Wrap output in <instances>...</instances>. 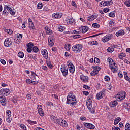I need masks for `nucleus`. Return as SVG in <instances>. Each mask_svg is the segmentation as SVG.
I'll return each mask as SVG.
<instances>
[{
    "mask_svg": "<svg viewBox=\"0 0 130 130\" xmlns=\"http://www.w3.org/2000/svg\"><path fill=\"white\" fill-rule=\"evenodd\" d=\"M78 103V100L76 99V95L73 92H70L67 97L66 104H69L71 107L76 106Z\"/></svg>",
    "mask_w": 130,
    "mask_h": 130,
    "instance_id": "obj_1",
    "label": "nucleus"
},
{
    "mask_svg": "<svg viewBox=\"0 0 130 130\" xmlns=\"http://www.w3.org/2000/svg\"><path fill=\"white\" fill-rule=\"evenodd\" d=\"M9 12L11 15L12 16H14L16 14V10L15 9H12V8L5 5L4 6V10L3 11L2 15L4 16H8V14H9Z\"/></svg>",
    "mask_w": 130,
    "mask_h": 130,
    "instance_id": "obj_2",
    "label": "nucleus"
},
{
    "mask_svg": "<svg viewBox=\"0 0 130 130\" xmlns=\"http://www.w3.org/2000/svg\"><path fill=\"white\" fill-rule=\"evenodd\" d=\"M55 122L56 123V124H58V125H60V126H62V127H67L68 126V123L67 121L61 118L57 119L55 121Z\"/></svg>",
    "mask_w": 130,
    "mask_h": 130,
    "instance_id": "obj_3",
    "label": "nucleus"
},
{
    "mask_svg": "<svg viewBox=\"0 0 130 130\" xmlns=\"http://www.w3.org/2000/svg\"><path fill=\"white\" fill-rule=\"evenodd\" d=\"M125 97H126V93L122 91L121 93H118V94L116 95L115 98H116L117 101H121L122 100L125 99Z\"/></svg>",
    "mask_w": 130,
    "mask_h": 130,
    "instance_id": "obj_4",
    "label": "nucleus"
},
{
    "mask_svg": "<svg viewBox=\"0 0 130 130\" xmlns=\"http://www.w3.org/2000/svg\"><path fill=\"white\" fill-rule=\"evenodd\" d=\"M72 49L74 52L79 53L80 52L82 49H83V46L81 44H77L72 47Z\"/></svg>",
    "mask_w": 130,
    "mask_h": 130,
    "instance_id": "obj_5",
    "label": "nucleus"
},
{
    "mask_svg": "<svg viewBox=\"0 0 130 130\" xmlns=\"http://www.w3.org/2000/svg\"><path fill=\"white\" fill-rule=\"evenodd\" d=\"M61 72L64 77H67L69 74V69L66 65L61 66Z\"/></svg>",
    "mask_w": 130,
    "mask_h": 130,
    "instance_id": "obj_6",
    "label": "nucleus"
},
{
    "mask_svg": "<svg viewBox=\"0 0 130 130\" xmlns=\"http://www.w3.org/2000/svg\"><path fill=\"white\" fill-rule=\"evenodd\" d=\"M11 94V90L9 89H1L0 90V94L2 96H9Z\"/></svg>",
    "mask_w": 130,
    "mask_h": 130,
    "instance_id": "obj_7",
    "label": "nucleus"
},
{
    "mask_svg": "<svg viewBox=\"0 0 130 130\" xmlns=\"http://www.w3.org/2000/svg\"><path fill=\"white\" fill-rule=\"evenodd\" d=\"M110 68L113 73H115L117 72L118 69H117V66H116V64L114 62H111L110 64Z\"/></svg>",
    "mask_w": 130,
    "mask_h": 130,
    "instance_id": "obj_8",
    "label": "nucleus"
},
{
    "mask_svg": "<svg viewBox=\"0 0 130 130\" xmlns=\"http://www.w3.org/2000/svg\"><path fill=\"white\" fill-rule=\"evenodd\" d=\"M54 37L53 36H50L48 38V45L51 47L54 45Z\"/></svg>",
    "mask_w": 130,
    "mask_h": 130,
    "instance_id": "obj_9",
    "label": "nucleus"
},
{
    "mask_svg": "<svg viewBox=\"0 0 130 130\" xmlns=\"http://www.w3.org/2000/svg\"><path fill=\"white\" fill-rule=\"evenodd\" d=\"M12 44H13V42L11 41V39L7 38L4 41V46L5 47H10Z\"/></svg>",
    "mask_w": 130,
    "mask_h": 130,
    "instance_id": "obj_10",
    "label": "nucleus"
},
{
    "mask_svg": "<svg viewBox=\"0 0 130 130\" xmlns=\"http://www.w3.org/2000/svg\"><path fill=\"white\" fill-rule=\"evenodd\" d=\"M0 102L3 106H6L7 105V99H6V97L5 95H2V94H0Z\"/></svg>",
    "mask_w": 130,
    "mask_h": 130,
    "instance_id": "obj_11",
    "label": "nucleus"
},
{
    "mask_svg": "<svg viewBox=\"0 0 130 130\" xmlns=\"http://www.w3.org/2000/svg\"><path fill=\"white\" fill-rule=\"evenodd\" d=\"M67 66L68 68H70L69 71L70 73H71V74H74L75 73V66L73 65V63H72V62H68Z\"/></svg>",
    "mask_w": 130,
    "mask_h": 130,
    "instance_id": "obj_12",
    "label": "nucleus"
},
{
    "mask_svg": "<svg viewBox=\"0 0 130 130\" xmlns=\"http://www.w3.org/2000/svg\"><path fill=\"white\" fill-rule=\"evenodd\" d=\"M112 37H113V36L112 34L105 36L102 38V41L103 42H107V41H109Z\"/></svg>",
    "mask_w": 130,
    "mask_h": 130,
    "instance_id": "obj_13",
    "label": "nucleus"
},
{
    "mask_svg": "<svg viewBox=\"0 0 130 130\" xmlns=\"http://www.w3.org/2000/svg\"><path fill=\"white\" fill-rule=\"evenodd\" d=\"M83 125L87 128H89V129H95V126L90 123H83Z\"/></svg>",
    "mask_w": 130,
    "mask_h": 130,
    "instance_id": "obj_14",
    "label": "nucleus"
},
{
    "mask_svg": "<svg viewBox=\"0 0 130 130\" xmlns=\"http://www.w3.org/2000/svg\"><path fill=\"white\" fill-rule=\"evenodd\" d=\"M52 17L54 19H60L62 17V13L59 12L54 13L52 14Z\"/></svg>",
    "mask_w": 130,
    "mask_h": 130,
    "instance_id": "obj_15",
    "label": "nucleus"
},
{
    "mask_svg": "<svg viewBox=\"0 0 130 130\" xmlns=\"http://www.w3.org/2000/svg\"><path fill=\"white\" fill-rule=\"evenodd\" d=\"M113 2L112 0H109V1H102L100 3L101 6L105 7L106 6H108V5H112Z\"/></svg>",
    "mask_w": 130,
    "mask_h": 130,
    "instance_id": "obj_16",
    "label": "nucleus"
},
{
    "mask_svg": "<svg viewBox=\"0 0 130 130\" xmlns=\"http://www.w3.org/2000/svg\"><path fill=\"white\" fill-rule=\"evenodd\" d=\"M42 107V106L41 105H38V113L40 115V116H44V112H43Z\"/></svg>",
    "mask_w": 130,
    "mask_h": 130,
    "instance_id": "obj_17",
    "label": "nucleus"
},
{
    "mask_svg": "<svg viewBox=\"0 0 130 130\" xmlns=\"http://www.w3.org/2000/svg\"><path fill=\"white\" fill-rule=\"evenodd\" d=\"M41 52L43 57H44L45 59H47L48 58V53L47 52V50H46V49H42Z\"/></svg>",
    "mask_w": 130,
    "mask_h": 130,
    "instance_id": "obj_18",
    "label": "nucleus"
},
{
    "mask_svg": "<svg viewBox=\"0 0 130 130\" xmlns=\"http://www.w3.org/2000/svg\"><path fill=\"white\" fill-rule=\"evenodd\" d=\"M78 30L81 31L82 33H86L89 30V27L88 26H83L82 27H80Z\"/></svg>",
    "mask_w": 130,
    "mask_h": 130,
    "instance_id": "obj_19",
    "label": "nucleus"
},
{
    "mask_svg": "<svg viewBox=\"0 0 130 130\" xmlns=\"http://www.w3.org/2000/svg\"><path fill=\"white\" fill-rule=\"evenodd\" d=\"M80 79L82 82H84V83H88L89 77H88V76H85L84 75H82L80 76Z\"/></svg>",
    "mask_w": 130,
    "mask_h": 130,
    "instance_id": "obj_20",
    "label": "nucleus"
},
{
    "mask_svg": "<svg viewBox=\"0 0 130 130\" xmlns=\"http://www.w3.org/2000/svg\"><path fill=\"white\" fill-rule=\"evenodd\" d=\"M92 68L93 69L92 72H93V73H95L96 75L97 74H98V73H99V71L101 70V68H100V67L99 66L92 67Z\"/></svg>",
    "mask_w": 130,
    "mask_h": 130,
    "instance_id": "obj_21",
    "label": "nucleus"
},
{
    "mask_svg": "<svg viewBox=\"0 0 130 130\" xmlns=\"http://www.w3.org/2000/svg\"><path fill=\"white\" fill-rule=\"evenodd\" d=\"M47 59L46 63L48 67L50 68V69H52V68H53V66H52V65L51 64V62H50V58H48V59Z\"/></svg>",
    "mask_w": 130,
    "mask_h": 130,
    "instance_id": "obj_22",
    "label": "nucleus"
},
{
    "mask_svg": "<svg viewBox=\"0 0 130 130\" xmlns=\"http://www.w3.org/2000/svg\"><path fill=\"white\" fill-rule=\"evenodd\" d=\"M122 35H124V30H120L116 33V36H117V37Z\"/></svg>",
    "mask_w": 130,
    "mask_h": 130,
    "instance_id": "obj_23",
    "label": "nucleus"
},
{
    "mask_svg": "<svg viewBox=\"0 0 130 130\" xmlns=\"http://www.w3.org/2000/svg\"><path fill=\"white\" fill-rule=\"evenodd\" d=\"M117 104H118L117 101H114L113 102H111L110 103V107H115L116 105H117Z\"/></svg>",
    "mask_w": 130,
    "mask_h": 130,
    "instance_id": "obj_24",
    "label": "nucleus"
},
{
    "mask_svg": "<svg viewBox=\"0 0 130 130\" xmlns=\"http://www.w3.org/2000/svg\"><path fill=\"white\" fill-rule=\"evenodd\" d=\"M67 20V23H69V24H71V25H74V24H75V20L73 18H69Z\"/></svg>",
    "mask_w": 130,
    "mask_h": 130,
    "instance_id": "obj_25",
    "label": "nucleus"
},
{
    "mask_svg": "<svg viewBox=\"0 0 130 130\" xmlns=\"http://www.w3.org/2000/svg\"><path fill=\"white\" fill-rule=\"evenodd\" d=\"M103 96H104V95L102 94V92H100L96 95L97 99H98V100H100V99L103 98Z\"/></svg>",
    "mask_w": 130,
    "mask_h": 130,
    "instance_id": "obj_26",
    "label": "nucleus"
},
{
    "mask_svg": "<svg viewBox=\"0 0 130 130\" xmlns=\"http://www.w3.org/2000/svg\"><path fill=\"white\" fill-rule=\"evenodd\" d=\"M120 120H121V119L120 118V117H117L115 119V120H114V124L115 125H116V124H118V122H119V121H120Z\"/></svg>",
    "mask_w": 130,
    "mask_h": 130,
    "instance_id": "obj_27",
    "label": "nucleus"
},
{
    "mask_svg": "<svg viewBox=\"0 0 130 130\" xmlns=\"http://www.w3.org/2000/svg\"><path fill=\"white\" fill-rule=\"evenodd\" d=\"M65 29L66 28L64 26H60L58 27V31H59V32H63Z\"/></svg>",
    "mask_w": 130,
    "mask_h": 130,
    "instance_id": "obj_28",
    "label": "nucleus"
},
{
    "mask_svg": "<svg viewBox=\"0 0 130 130\" xmlns=\"http://www.w3.org/2000/svg\"><path fill=\"white\" fill-rule=\"evenodd\" d=\"M6 121H7V122H11V121H12V116L10 115V116H6Z\"/></svg>",
    "mask_w": 130,
    "mask_h": 130,
    "instance_id": "obj_29",
    "label": "nucleus"
},
{
    "mask_svg": "<svg viewBox=\"0 0 130 130\" xmlns=\"http://www.w3.org/2000/svg\"><path fill=\"white\" fill-rule=\"evenodd\" d=\"M86 105H87V108L88 109H90V108H92V103H91V102H90V101L87 102H86Z\"/></svg>",
    "mask_w": 130,
    "mask_h": 130,
    "instance_id": "obj_30",
    "label": "nucleus"
},
{
    "mask_svg": "<svg viewBox=\"0 0 130 130\" xmlns=\"http://www.w3.org/2000/svg\"><path fill=\"white\" fill-rule=\"evenodd\" d=\"M27 122H28L29 124H31V125H33V124H37V122L30 120H27Z\"/></svg>",
    "mask_w": 130,
    "mask_h": 130,
    "instance_id": "obj_31",
    "label": "nucleus"
},
{
    "mask_svg": "<svg viewBox=\"0 0 130 130\" xmlns=\"http://www.w3.org/2000/svg\"><path fill=\"white\" fill-rule=\"evenodd\" d=\"M22 37H23V36L21 34H17V40L20 41L22 39Z\"/></svg>",
    "mask_w": 130,
    "mask_h": 130,
    "instance_id": "obj_32",
    "label": "nucleus"
},
{
    "mask_svg": "<svg viewBox=\"0 0 130 130\" xmlns=\"http://www.w3.org/2000/svg\"><path fill=\"white\" fill-rule=\"evenodd\" d=\"M107 50L108 52H113L114 51V48H113V47H109Z\"/></svg>",
    "mask_w": 130,
    "mask_h": 130,
    "instance_id": "obj_33",
    "label": "nucleus"
},
{
    "mask_svg": "<svg viewBox=\"0 0 130 130\" xmlns=\"http://www.w3.org/2000/svg\"><path fill=\"white\" fill-rule=\"evenodd\" d=\"M94 63H95V64L98 65V64H99V63H100V60L97 57L94 58Z\"/></svg>",
    "mask_w": 130,
    "mask_h": 130,
    "instance_id": "obj_34",
    "label": "nucleus"
},
{
    "mask_svg": "<svg viewBox=\"0 0 130 130\" xmlns=\"http://www.w3.org/2000/svg\"><path fill=\"white\" fill-rule=\"evenodd\" d=\"M18 56L20 58L24 57V53L23 52H19L18 54Z\"/></svg>",
    "mask_w": 130,
    "mask_h": 130,
    "instance_id": "obj_35",
    "label": "nucleus"
},
{
    "mask_svg": "<svg viewBox=\"0 0 130 130\" xmlns=\"http://www.w3.org/2000/svg\"><path fill=\"white\" fill-rule=\"evenodd\" d=\"M32 50H33L34 52H35L36 53H37V52H38V51H39V49L36 46L32 47Z\"/></svg>",
    "mask_w": 130,
    "mask_h": 130,
    "instance_id": "obj_36",
    "label": "nucleus"
},
{
    "mask_svg": "<svg viewBox=\"0 0 130 130\" xmlns=\"http://www.w3.org/2000/svg\"><path fill=\"white\" fill-rule=\"evenodd\" d=\"M42 7H43V5H42V3L40 2L38 4L37 8L39 9V10H41V9H42Z\"/></svg>",
    "mask_w": 130,
    "mask_h": 130,
    "instance_id": "obj_37",
    "label": "nucleus"
},
{
    "mask_svg": "<svg viewBox=\"0 0 130 130\" xmlns=\"http://www.w3.org/2000/svg\"><path fill=\"white\" fill-rule=\"evenodd\" d=\"M123 57H125V54L123 53L119 54V58H120V59H123Z\"/></svg>",
    "mask_w": 130,
    "mask_h": 130,
    "instance_id": "obj_38",
    "label": "nucleus"
},
{
    "mask_svg": "<svg viewBox=\"0 0 130 130\" xmlns=\"http://www.w3.org/2000/svg\"><path fill=\"white\" fill-rule=\"evenodd\" d=\"M27 46L29 48H33V46H34V45L33 44V43L30 42L27 44Z\"/></svg>",
    "mask_w": 130,
    "mask_h": 130,
    "instance_id": "obj_39",
    "label": "nucleus"
},
{
    "mask_svg": "<svg viewBox=\"0 0 130 130\" xmlns=\"http://www.w3.org/2000/svg\"><path fill=\"white\" fill-rule=\"evenodd\" d=\"M5 32H6L7 33H8V34H13V30H11V29H5L4 30Z\"/></svg>",
    "mask_w": 130,
    "mask_h": 130,
    "instance_id": "obj_40",
    "label": "nucleus"
},
{
    "mask_svg": "<svg viewBox=\"0 0 130 130\" xmlns=\"http://www.w3.org/2000/svg\"><path fill=\"white\" fill-rule=\"evenodd\" d=\"M124 4L125 6H126V7H130V0H126L124 2Z\"/></svg>",
    "mask_w": 130,
    "mask_h": 130,
    "instance_id": "obj_41",
    "label": "nucleus"
},
{
    "mask_svg": "<svg viewBox=\"0 0 130 130\" xmlns=\"http://www.w3.org/2000/svg\"><path fill=\"white\" fill-rule=\"evenodd\" d=\"M20 127L22 129V130H27V127L26 126L24 125V124H22L20 125Z\"/></svg>",
    "mask_w": 130,
    "mask_h": 130,
    "instance_id": "obj_42",
    "label": "nucleus"
},
{
    "mask_svg": "<svg viewBox=\"0 0 130 130\" xmlns=\"http://www.w3.org/2000/svg\"><path fill=\"white\" fill-rule=\"evenodd\" d=\"M28 56L30 59H34L35 60H36V58L35 56H33L32 54H29Z\"/></svg>",
    "mask_w": 130,
    "mask_h": 130,
    "instance_id": "obj_43",
    "label": "nucleus"
},
{
    "mask_svg": "<svg viewBox=\"0 0 130 130\" xmlns=\"http://www.w3.org/2000/svg\"><path fill=\"white\" fill-rule=\"evenodd\" d=\"M29 27L30 28V29H35V28H34V24H33V22H30L29 23Z\"/></svg>",
    "mask_w": 130,
    "mask_h": 130,
    "instance_id": "obj_44",
    "label": "nucleus"
},
{
    "mask_svg": "<svg viewBox=\"0 0 130 130\" xmlns=\"http://www.w3.org/2000/svg\"><path fill=\"white\" fill-rule=\"evenodd\" d=\"M125 130H130V124H129V123H127L125 125Z\"/></svg>",
    "mask_w": 130,
    "mask_h": 130,
    "instance_id": "obj_45",
    "label": "nucleus"
},
{
    "mask_svg": "<svg viewBox=\"0 0 130 130\" xmlns=\"http://www.w3.org/2000/svg\"><path fill=\"white\" fill-rule=\"evenodd\" d=\"M92 27H93V28H99L100 25L98 23H93Z\"/></svg>",
    "mask_w": 130,
    "mask_h": 130,
    "instance_id": "obj_46",
    "label": "nucleus"
},
{
    "mask_svg": "<svg viewBox=\"0 0 130 130\" xmlns=\"http://www.w3.org/2000/svg\"><path fill=\"white\" fill-rule=\"evenodd\" d=\"M109 17H111L112 18H114L115 17V15L114 14V12H111L109 14Z\"/></svg>",
    "mask_w": 130,
    "mask_h": 130,
    "instance_id": "obj_47",
    "label": "nucleus"
},
{
    "mask_svg": "<svg viewBox=\"0 0 130 130\" xmlns=\"http://www.w3.org/2000/svg\"><path fill=\"white\" fill-rule=\"evenodd\" d=\"M107 88H108L109 90H111V89H112V85H111V83L108 84L107 85Z\"/></svg>",
    "mask_w": 130,
    "mask_h": 130,
    "instance_id": "obj_48",
    "label": "nucleus"
},
{
    "mask_svg": "<svg viewBox=\"0 0 130 130\" xmlns=\"http://www.w3.org/2000/svg\"><path fill=\"white\" fill-rule=\"evenodd\" d=\"M114 24V21H113V20H111L109 23V25L110 27H113Z\"/></svg>",
    "mask_w": 130,
    "mask_h": 130,
    "instance_id": "obj_49",
    "label": "nucleus"
},
{
    "mask_svg": "<svg viewBox=\"0 0 130 130\" xmlns=\"http://www.w3.org/2000/svg\"><path fill=\"white\" fill-rule=\"evenodd\" d=\"M73 37L74 39H78L81 38V35H74V36H73Z\"/></svg>",
    "mask_w": 130,
    "mask_h": 130,
    "instance_id": "obj_50",
    "label": "nucleus"
},
{
    "mask_svg": "<svg viewBox=\"0 0 130 130\" xmlns=\"http://www.w3.org/2000/svg\"><path fill=\"white\" fill-rule=\"evenodd\" d=\"M89 110L90 112H91V113H92V114L95 113V107L91 108Z\"/></svg>",
    "mask_w": 130,
    "mask_h": 130,
    "instance_id": "obj_51",
    "label": "nucleus"
},
{
    "mask_svg": "<svg viewBox=\"0 0 130 130\" xmlns=\"http://www.w3.org/2000/svg\"><path fill=\"white\" fill-rule=\"evenodd\" d=\"M105 81L106 82H109L110 81V78L108 76H105Z\"/></svg>",
    "mask_w": 130,
    "mask_h": 130,
    "instance_id": "obj_52",
    "label": "nucleus"
},
{
    "mask_svg": "<svg viewBox=\"0 0 130 130\" xmlns=\"http://www.w3.org/2000/svg\"><path fill=\"white\" fill-rule=\"evenodd\" d=\"M47 34H48L49 35H51L52 34V30L49 28V29L46 31Z\"/></svg>",
    "mask_w": 130,
    "mask_h": 130,
    "instance_id": "obj_53",
    "label": "nucleus"
},
{
    "mask_svg": "<svg viewBox=\"0 0 130 130\" xmlns=\"http://www.w3.org/2000/svg\"><path fill=\"white\" fill-rule=\"evenodd\" d=\"M91 45H98V43H97V41H94L91 42Z\"/></svg>",
    "mask_w": 130,
    "mask_h": 130,
    "instance_id": "obj_54",
    "label": "nucleus"
},
{
    "mask_svg": "<svg viewBox=\"0 0 130 130\" xmlns=\"http://www.w3.org/2000/svg\"><path fill=\"white\" fill-rule=\"evenodd\" d=\"M87 20L88 21H89V22H92V21H93L94 19L93 18V17L92 16H90L88 17Z\"/></svg>",
    "mask_w": 130,
    "mask_h": 130,
    "instance_id": "obj_55",
    "label": "nucleus"
},
{
    "mask_svg": "<svg viewBox=\"0 0 130 130\" xmlns=\"http://www.w3.org/2000/svg\"><path fill=\"white\" fill-rule=\"evenodd\" d=\"M32 80H30V79H27L26 80V82L27 83V84H31V83H32Z\"/></svg>",
    "mask_w": 130,
    "mask_h": 130,
    "instance_id": "obj_56",
    "label": "nucleus"
},
{
    "mask_svg": "<svg viewBox=\"0 0 130 130\" xmlns=\"http://www.w3.org/2000/svg\"><path fill=\"white\" fill-rule=\"evenodd\" d=\"M83 88H84V89H86V90H87V89H88V90H90L91 89V88L89 86L86 85H84L83 86Z\"/></svg>",
    "mask_w": 130,
    "mask_h": 130,
    "instance_id": "obj_57",
    "label": "nucleus"
},
{
    "mask_svg": "<svg viewBox=\"0 0 130 130\" xmlns=\"http://www.w3.org/2000/svg\"><path fill=\"white\" fill-rule=\"evenodd\" d=\"M108 62H109L110 64L111 63V62H113V60L111 58H108Z\"/></svg>",
    "mask_w": 130,
    "mask_h": 130,
    "instance_id": "obj_58",
    "label": "nucleus"
},
{
    "mask_svg": "<svg viewBox=\"0 0 130 130\" xmlns=\"http://www.w3.org/2000/svg\"><path fill=\"white\" fill-rule=\"evenodd\" d=\"M7 113V114H6L7 116H10H10H12L11 111H10V110L8 111Z\"/></svg>",
    "mask_w": 130,
    "mask_h": 130,
    "instance_id": "obj_59",
    "label": "nucleus"
},
{
    "mask_svg": "<svg viewBox=\"0 0 130 130\" xmlns=\"http://www.w3.org/2000/svg\"><path fill=\"white\" fill-rule=\"evenodd\" d=\"M112 130H120V128H119V127H115V126H113L112 128Z\"/></svg>",
    "mask_w": 130,
    "mask_h": 130,
    "instance_id": "obj_60",
    "label": "nucleus"
},
{
    "mask_svg": "<svg viewBox=\"0 0 130 130\" xmlns=\"http://www.w3.org/2000/svg\"><path fill=\"white\" fill-rule=\"evenodd\" d=\"M73 33L74 34L79 35V34H80V33H81V31H80V30H79V31L74 30V31H73Z\"/></svg>",
    "mask_w": 130,
    "mask_h": 130,
    "instance_id": "obj_61",
    "label": "nucleus"
},
{
    "mask_svg": "<svg viewBox=\"0 0 130 130\" xmlns=\"http://www.w3.org/2000/svg\"><path fill=\"white\" fill-rule=\"evenodd\" d=\"M103 12H104V13H108V12H109V9L105 8L103 9Z\"/></svg>",
    "mask_w": 130,
    "mask_h": 130,
    "instance_id": "obj_62",
    "label": "nucleus"
},
{
    "mask_svg": "<svg viewBox=\"0 0 130 130\" xmlns=\"http://www.w3.org/2000/svg\"><path fill=\"white\" fill-rule=\"evenodd\" d=\"M83 93L84 95H85V96H88L89 95V92L88 91H83Z\"/></svg>",
    "mask_w": 130,
    "mask_h": 130,
    "instance_id": "obj_63",
    "label": "nucleus"
},
{
    "mask_svg": "<svg viewBox=\"0 0 130 130\" xmlns=\"http://www.w3.org/2000/svg\"><path fill=\"white\" fill-rule=\"evenodd\" d=\"M27 51L30 53L32 51V48H27Z\"/></svg>",
    "mask_w": 130,
    "mask_h": 130,
    "instance_id": "obj_64",
    "label": "nucleus"
}]
</instances>
